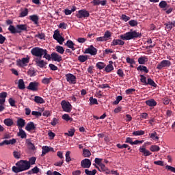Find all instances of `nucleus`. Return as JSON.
<instances>
[{"instance_id":"nucleus-1","label":"nucleus","mask_w":175,"mask_h":175,"mask_svg":"<svg viewBox=\"0 0 175 175\" xmlns=\"http://www.w3.org/2000/svg\"><path fill=\"white\" fill-rule=\"evenodd\" d=\"M31 166L28 163L27 160H21L16 163V166H13L12 168L14 173H21V172H25V170H29Z\"/></svg>"},{"instance_id":"nucleus-3","label":"nucleus","mask_w":175,"mask_h":175,"mask_svg":"<svg viewBox=\"0 0 175 175\" xmlns=\"http://www.w3.org/2000/svg\"><path fill=\"white\" fill-rule=\"evenodd\" d=\"M140 81L142 83L143 85H150V87H154V88H157L158 87V85L155 83V81L151 78H148L143 75H140Z\"/></svg>"},{"instance_id":"nucleus-5","label":"nucleus","mask_w":175,"mask_h":175,"mask_svg":"<svg viewBox=\"0 0 175 175\" xmlns=\"http://www.w3.org/2000/svg\"><path fill=\"white\" fill-rule=\"evenodd\" d=\"M53 38L55 40H57L59 44H63L64 42H65V38L59 34V31L58 30L55 31Z\"/></svg>"},{"instance_id":"nucleus-49","label":"nucleus","mask_w":175,"mask_h":175,"mask_svg":"<svg viewBox=\"0 0 175 175\" xmlns=\"http://www.w3.org/2000/svg\"><path fill=\"white\" fill-rule=\"evenodd\" d=\"M96 66L97 69L102 70L104 69V68L106 66V64H105L103 62H98L96 63Z\"/></svg>"},{"instance_id":"nucleus-12","label":"nucleus","mask_w":175,"mask_h":175,"mask_svg":"<svg viewBox=\"0 0 175 175\" xmlns=\"http://www.w3.org/2000/svg\"><path fill=\"white\" fill-rule=\"evenodd\" d=\"M81 166L83 169H90L91 167V160L88 159H85L81 161Z\"/></svg>"},{"instance_id":"nucleus-51","label":"nucleus","mask_w":175,"mask_h":175,"mask_svg":"<svg viewBox=\"0 0 175 175\" xmlns=\"http://www.w3.org/2000/svg\"><path fill=\"white\" fill-rule=\"evenodd\" d=\"M109 38H111V33L109 31H105L104 34V39H105V41L109 40Z\"/></svg>"},{"instance_id":"nucleus-32","label":"nucleus","mask_w":175,"mask_h":175,"mask_svg":"<svg viewBox=\"0 0 175 175\" xmlns=\"http://www.w3.org/2000/svg\"><path fill=\"white\" fill-rule=\"evenodd\" d=\"M18 87L19 90H25V83H24V80L23 79L18 80Z\"/></svg>"},{"instance_id":"nucleus-6","label":"nucleus","mask_w":175,"mask_h":175,"mask_svg":"<svg viewBox=\"0 0 175 175\" xmlns=\"http://www.w3.org/2000/svg\"><path fill=\"white\" fill-rule=\"evenodd\" d=\"M61 105L64 111H66V113H70L72 111V105H70V103L62 100Z\"/></svg>"},{"instance_id":"nucleus-33","label":"nucleus","mask_w":175,"mask_h":175,"mask_svg":"<svg viewBox=\"0 0 175 175\" xmlns=\"http://www.w3.org/2000/svg\"><path fill=\"white\" fill-rule=\"evenodd\" d=\"M75 132H76V130L75 129V128H72L70 130H68V133H65L64 135L72 137V136L75 135Z\"/></svg>"},{"instance_id":"nucleus-19","label":"nucleus","mask_w":175,"mask_h":175,"mask_svg":"<svg viewBox=\"0 0 175 175\" xmlns=\"http://www.w3.org/2000/svg\"><path fill=\"white\" fill-rule=\"evenodd\" d=\"M64 45L68 47V49H71L72 51L76 50V47H75V46H77L76 44H75L74 42L70 40H68Z\"/></svg>"},{"instance_id":"nucleus-42","label":"nucleus","mask_w":175,"mask_h":175,"mask_svg":"<svg viewBox=\"0 0 175 175\" xmlns=\"http://www.w3.org/2000/svg\"><path fill=\"white\" fill-rule=\"evenodd\" d=\"M159 8L161 9H165V8H169V5H167V3L166 1H161L159 4Z\"/></svg>"},{"instance_id":"nucleus-28","label":"nucleus","mask_w":175,"mask_h":175,"mask_svg":"<svg viewBox=\"0 0 175 175\" xmlns=\"http://www.w3.org/2000/svg\"><path fill=\"white\" fill-rule=\"evenodd\" d=\"M99 166L100 167L101 172H105L106 174H110L109 168H107L105 164L102 163Z\"/></svg>"},{"instance_id":"nucleus-56","label":"nucleus","mask_w":175,"mask_h":175,"mask_svg":"<svg viewBox=\"0 0 175 175\" xmlns=\"http://www.w3.org/2000/svg\"><path fill=\"white\" fill-rule=\"evenodd\" d=\"M21 17H25L28 16V8H25L23 11H22L20 14Z\"/></svg>"},{"instance_id":"nucleus-38","label":"nucleus","mask_w":175,"mask_h":175,"mask_svg":"<svg viewBox=\"0 0 175 175\" xmlns=\"http://www.w3.org/2000/svg\"><path fill=\"white\" fill-rule=\"evenodd\" d=\"M105 70L107 73H110L112 70H114V67L113 66V64H108L105 68Z\"/></svg>"},{"instance_id":"nucleus-11","label":"nucleus","mask_w":175,"mask_h":175,"mask_svg":"<svg viewBox=\"0 0 175 175\" xmlns=\"http://www.w3.org/2000/svg\"><path fill=\"white\" fill-rule=\"evenodd\" d=\"M39 83L36 81L30 82L29 85L27 87V90L30 91L36 92L38 90Z\"/></svg>"},{"instance_id":"nucleus-7","label":"nucleus","mask_w":175,"mask_h":175,"mask_svg":"<svg viewBox=\"0 0 175 175\" xmlns=\"http://www.w3.org/2000/svg\"><path fill=\"white\" fill-rule=\"evenodd\" d=\"M172 62L169 60H162L157 66V69L161 70L163 69V68H169L171 66Z\"/></svg>"},{"instance_id":"nucleus-40","label":"nucleus","mask_w":175,"mask_h":175,"mask_svg":"<svg viewBox=\"0 0 175 175\" xmlns=\"http://www.w3.org/2000/svg\"><path fill=\"white\" fill-rule=\"evenodd\" d=\"M55 50L59 54H64V53H65V49H64V46H57Z\"/></svg>"},{"instance_id":"nucleus-4","label":"nucleus","mask_w":175,"mask_h":175,"mask_svg":"<svg viewBox=\"0 0 175 175\" xmlns=\"http://www.w3.org/2000/svg\"><path fill=\"white\" fill-rule=\"evenodd\" d=\"M45 51L46 49H43L40 47L36 46L31 50V53L32 54V55H34V57H38L39 58H42Z\"/></svg>"},{"instance_id":"nucleus-36","label":"nucleus","mask_w":175,"mask_h":175,"mask_svg":"<svg viewBox=\"0 0 175 175\" xmlns=\"http://www.w3.org/2000/svg\"><path fill=\"white\" fill-rule=\"evenodd\" d=\"M62 120H64V121H66L67 122L68 121H70V122L73 121V118H70V116H69V114H68V113L64 114L62 116Z\"/></svg>"},{"instance_id":"nucleus-25","label":"nucleus","mask_w":175,"mask_h":175,"mask_svg":"<svg viewBox=\"0 0 175 175\" xmlns=\"http://www.w3.org/2000/svg\"><path fill=\"white\" fill-rule=\"evenodd\" d=\"M146 62H148V57L147 56H142L138 58L139 65H144Z\"/></svg>"},{"instance_id":"nucleus-39","label":"nucleus","mask_w":175,"mask_h":175,"mask_svg":"<svg viewBox=\"0 0 175 175\" xmlns=\"http://www.w3.org/2000/svg\"><path fill=\"white\" fill-rule=\"evenodd\" d=\"M88 59V55H79L78 57V61H79V62H85V61H87Z\"/></svg>"},{"instance_id":"nucleus-20","label":"nucleus","mask_w":175,"mask_h":175,"mask_svg":"<svg viewBox=\"0 0 175 175\" xmlns=\"http://www.w3.org/2000/svg\"><path fill=\"white\" fill-rule=\"evenodd\" d=\"M46 64H47V62L40 59H36V65H37V66H38L39 68H46Z\"/></svg>"},{"instance_id":"nucleus-47","label":"nucleus","mask_w":175,"mask_h":175,"mask_svg":"<svg viewBox=\"0 0 175 175\" xmlns=\"http://www.w3.org/2000/svg\"><path fill=\"white\" fill-rule=\"evenodd\" d=\"M35 162H36V157H31L29 159V161H27V163L29 164V166L31 167V165H35Z\"/></svg>"},{"instance_id":"nucleus-2","label":"nucleus","mask_w":175,"mask_h":175,"mask_svg":"<svg viewBox=\"0 0 175 175\" xmlns=\"http://www.w3.org/2000/svg\"><path fill=\"white\" fill-rule=\"evenodd\" d=\"M137 38H142V33H139L133 29H131L130 31L124 34L120 35V39L122 40H132V39L135 40V39H137Z\"/></svg>"},{"instance_id":"nucleus-58","label":"nucleus","mask_w":175,"mask_h":175,"mask_svg":"<svg viewBox=\"0 0 175 175\" xmlns=\"http://www.w3.org/2000/svg\"><path fill=\"white\" fill-rule=\"evenodd\" d=\"M122 99V96H118L116 100L113 103V105H118L121 100Z\"/></svg>"},{"instance_id":"nucleus-30","label":"nucleus","mask_w":175,"mask_h":175,"mask_svg":"<svg viewBox=\"0 0 175 175\" xmlns=\"http://www.w3.org/2000/svg\"><path fill=\"white\" fill-rule=\"evenodd\" d=\"M18 136H21V139H27V133L23 129H19Z\"/></svg>"},{"instance_id":"nucleus-41","label":"nucleus","mask_w":175,"mask_h":175,"mask_svg":"<svg viewBox=\"0 0 175 175\" xmlns=\"http://www.w3.org/2000/svg\"><path fill=\"white\" fill-rule=\"evenodd\" d=\"M52 81H53V78L52 77L44 78L42 80V84L47 85V84H50V83H51Z\"/></svg>"},{"instance_id":"nucleus-31","label":"nucleus","mask_w":175,"mask_h":175,"mask_svg":"<svg viewBox=\"0 0 175 175\" xmlns=\"http://www.w3.org/2000/svg\"><path fill=\"white\" fill-rule=\"evenodd\" d=\"M8 31H10L11 33H18L17 27H15L12 25L8 27Z\"/></svg>"},{"instance_id":"nucleus-18","label":"nucleus","mask_w":175,"mask_h":175,"mask_svg":"<svg viewBox=\"0 0 175 175\" xmlns=\"http://www.w3.org/2000/svg\"><path fill=\"white\" fill-rule=\"evenodd\" d=\"M16 125L19 129L24 128L25 126V120H24L21 118H18L17 122H16Z\"/></svg>"},{"instance_id":"nucleus-59","label":"nucleus","mask_w":175,"mask_h":175,"mask_svg":"<svg viewBox=\"0 0 175 175\" xmlns=\"http://www.w3.org/2000/svg\"><path fill=\"white\" fill-rule=\"evenodd\" d=\"M8 102L12 107H14V106H16V100H14V99H13L12 98H10L8 99Z\"/></svg>"},{"instance_id":"nucleus-13","label":"nucleus","mask_w":175,"mask_h":175,"mask_svg":"<svg viewBox=\"0 0 175 175\" xmlns=\"http://www.w3.org/2000/svg\"><path fill=\"white\" fill-rule=\"evenodd\" d=\"M139 151L144 154V157H150V155H151V152L146 149V144L143 145L142 147H140Z\"/></svg>"},{"instance_id":"nucleus-54","label":"nucleus","mask_w":175,"mask_h":175,"mask_svg":"<svg viewBox=\"0 0 175 175\" xmlns=\"http://www.w3.org/2000/svg\"><path fill=\"white\" fill-rule=\"evenodd\" d=\"M70 161H72V159L70 158V151H67L66 152V161L70 162Z\"/></svg>"},{"instance_id":"nucleus-17","label":"nucleus","mask_w":175,"mask_h":175,"mask_svg":"<svg viewBox=\"0 0 175 175\" xmlns=\"http://www.w3.org/2000/svg\"><path fill=\"white\" fill-rule=\"evenodd\" d=\"M6 98H8V92H2L0 93V105H5Z\"/></svg>"},{"instance_id":"nucleus-43","label":"nucleus","mask_w":175,"mask_h":175,"mask_svg":"<svg viewBox=\"0 0 175 175\" xmlns=\"http://www.w3.org/2000/svg\"><path fill=\"white\" fill-rule=\"evenodd\" d=\"M29 19L33 21V23H38L39 21V16L38 15H31L29 16Z\"/></svg>"},{"instance_id":"nucleus-24","label":"nucleus","mask_w":175,"mask_h":175,"mask_svg":"<svg viewBox=\"0 0 175 175\" xmlns=\"http://www.w3.org/2000/svg\"><path fill=\"white\" fill-rule=\"evenodd\" d=\"M26 144H27V148H29V150H31L32 151H35V150H36L35 144H33L31 142V139H26Z\"/></svg>"},{"instance_id":"nucleus-22","label":"nucleus","mask_w":175,"mask_h":175,"mask_svg":"<svg viewBox=\"0 0 175 175\" xmlns=\"http://www.w3.org/2000/svg\"><path fill=\"white\" fill-rule=\"evenodd\" d=\"M118 44L119 46H124V44H125V42H124L122 40H120V39L113 40V41L111 42V46H118Z\"/></svg>"},{"instance_id":"nucleus-10","label":"nucleus","mask_w":175,"mask_h":175,"mask_svg":"<svg viewBox=\"0 0 175 175\" xmlns=\"http://www.w3.org/2000/svg\"><path fill=\"white\" fill-rule=\"evenodd\" d=\"M76 16L78 18H85V17H90V12L83 9L79 10Z\"/></svg>"},{"instance_id":"nucleus-15","label":"nucleus","mask_w":175,"mask_h":175,"mask_svg":"<svg viewBox=\"0 0 175 175\" xmlns=\"http://www.w3.org/2000/svg\"><path fill=\"white\" fill-rule=\"evenodd\" d=\"M16 28L18 29V33H21V32L24 31H28V27H27V25H17Z\"/></svg>"},{"instance_id":"nucleus-50","label":"nucleus","mask_w":175,"mask_h":175,"mask_svg":"<svg viewBox=\"0 0 175 175\" xmlns=\"http://www.w3.org/2000/svg\"><path fill=\"white\" fill-rule=\"evenodd\" d=\"M47 53H49V51H47L46 49L43 53V58H45L46 59H48V61H50L51 59V55H49Z\"/></svg>"},{"instance_id":"nucleus-45","label":"nucleus","mask_w":175,"mask_h":175,"mask_svg":"<svg viewBox=\"0 0 175 175\" xmlns=\"http://www.w3.org/2000/svg\"><path fill=\"white\" fill-rule=\"evenodd\" d=\"M137 70H143L144 73H148V68L145 66H139L137 68Z\"/></svg>"},{"instance_id":"nucleus-46","label":"nucleus","mask_w":175,"mask_h":175,"mask_svg":"<svg viewBox=\"0 0 175 175\" xmlns=\"http://www.w3.org/2000/svg\"><path fill=\"white\" fill-rule=\"evenodd\" d=\"M85 173L87 175H95L97 173L96 170H93L92 171H90L88 169L85 170Z\"/></svg>"},{"instance_id":"nucleus-14","label":"nucleus","mask_w":175,"mask_h":175,"mask_svg":"<svg viewBox=\"0 0 175 175\" xmlns=\"http://www.w3.org/2000/svg\"><path fill=\"white\" fill-rule=\"evenodd\" d=\"M25 129L27 131V132H31V131H36L35 123H33V122H29L27 124Z\"/></svg>"},{"instance_id":"nucleus-26","label":"nucleus","mask_w":175,"mask_h":175,"mask_svg":"<svg viewBox=\"0 0 175 175\" xmlns=\"http://www.w3.org/2000/svg\"><path fill=\"white\" fill-rule=\"evenodd\" d=\"M76 6L73 5L71 8V10H69L68 8L64 10V13L66 14V16H69L70 14H72V13H73V12H76Z\"/></svg>"},{"instance_id":"nucleus-35","label":"nucleus","mask_w":175,"mask_h":175,"mask_svg":"<svg viewBox=\"0 0 175 175\" xmlns=\"http://www.w3.org/2000/svg\"><path fill=\"white\" fill-rule=\"evenodd\" d=\"M4 124L7 126H12L14 122H13V120L10 118H7L4 120Z\"/></svg>"},{"instance_id":"nucleus-21","label":"nucleus","mask_w":175,"mask_h":175,"mask_svg":"<svg viewBox=\"0 0 175 175\" xmlns=\"http://www.w3.org/2000/svg\"><path fill=\"white\" fill-rule=\"evenodd\" d=\"M145 103L147 105V106H149V107H155V106L157 105V101H155L154 98L145 101Z\"/></svg>"},{"instance_id":"nucleus-37","label":"nucleus","mask_w":175,"mask_h":175,"mask_svg":"<svg viewBox=\"0 0 175 175\" xmlns=\"http://www.w3.org/2000/svg\"><path fill=\"white\" fill-rule=\"evenodd\" d=\"M150 150L152 152H158L161 150V148L157 145H152L150 146Z\"/></svg>"},{"instance_id":"nucleus-55","label":"nucleus","mask_w":175,"mask_h":175,"mask_svg":"<svg viewBox=\"0 0 175 175\" xmlns=\"http://www.w3.org/2000/svg\"><path fill=\"white\" fill-rule=\"evenodd\" d=\"M90 105H98V100L96 98H94V97L90 98Z\"/></svg>"},{"instance_id":"nucleus-34","label":"nucleus","mask_w":175,"mask_h":175,"mask_svg":"<svg viewBox=\"0 0 175 175\" xmlns=\"http://www.w3.org/2000/svg\"><path fill=\"white\" fill-rule=\"evenodd\" d=\"M165 29L167 31H170L172 29V28L175 27V23H165Z\"/></svg>"},{"instance_id":"nucleus-27","label":"nucleus","mask_w":175,"mask_h":175,"mask_svg":"<svg viewBox=\"0 0 175 175\" xmlns=\"http://www.w3.org/2000/svg\"><path fill=\"white\" fill-rule=\"evenodd\" d=\"M34 102H36V103H40L41 105L43 103H46V101L44 100V99H43V98L39 96H36L34 97Z\"/></svg>"},{"instance_id":"nucleus-48","label":"nucleus","mask_w":175,"mask_h":175,"mask_svg":"<svg viewBox=\"0 0 175 175\" xmlns=\"http://www.w3.org/2000/svg\"><path fill=\"white\" fill-rule=\"evenodd\" d=\"M16 139L14 138L10 140H4V144H6V146H9V144H16Z\"/></svg>"},{"instance_id":"nucleus-16","label":"nucleus","mask_w":175,"mask_h":175,"mask_svg":"<svg viewBox=\"0 0 175 175\" xmlns=\"http://www.w3.org/2000/svg\"><path fill=\"white\" fill-rule=\"evenodd\" d=\"M51 57L53 61H57V62L62 61V57L55 52L52 53Z\"/></svg>"},{"instance_id":"nucleus-44","label":"nucleus","mask_w":175,"mask_h":175,"mask_svg":"<svg viewBox=\"0 0 175 175\" xmlns=\"http://www.w3.org/2000/svg\"><path fill=\"white\" fill-rule=\"evenodd\" d=\"M143 135H144V131H143V130L135 131L133 132V136H143Z\"/></svg>"},{"instance_id":"nucleus-63","label":"nucleus","mask_w":175,"mask_h":175,"mask_svg":"<svg viewBox=\"0 0 175 175\" xmlns=\"http://www.w3.org/2000/svg\"><path fill=\"white\" fill-rule=\"evenodd\" d=\"M39 167L38 166L34 167L33 168L31 169V172H33V174H38L40 172Z\"/></svg>"},{"instance_id":"nucleus-23","label":"nucleus","mask_w":175,"mask_h":175,"mask_svg":"<svg viewBox=\"0 0 175 175\" xmlns=\"http://www.w3.org/2000/svg\"><path fill=\"white\" fill-rule=\"evenodd\" d=\"M50 151H54V148H50L47 146H43L42 147V152L41 156L44 157V155H46V154H47V152H50Z\"/></svg>"},{"instance_id":"nucleus-57","label":"nucleus","mask_w":175,"mask_h":175,"mask_svg":"<svg viewBox=\"0 0 175 175\" xmlns=\"http://www.w3.org/2000/svg\"><path fill=\"white\" fill-rule=\"evenodd\" d=\"M135 91H136V89L130 88V89H127L125 91V92H126V95H132V94H133V92H135Z\"/></svg>"},{"instance_id":"nucleus-64","label":"nucleus","mask_w":175,"mask_h":175,"mask_svg":"<svg viewBox=\"0 0 175 175\" xmlns=\"http://www.w3.org/2000/svg\"><path fill=\"white\" fill-rule=\"evenodd\" d=\"M165 169H167V170H170V172H172V173H175V167H172L170 165H166Z\"/></svg>"},{"instance_id":"nucleus-9","label":"nucleus","mask_w":175,"mask_h":175,"mask_svg":"<svg viewBox=\"0 0 175 175\" xmlns=\"http://www.w3.org/2000/svg\"><path fill=\"white\" fill-rule=\"evenodd\" d=\"M66 80L70 84H76L77 78L73 74L68 73L66 75Z\"/></svg>"},{"instance_id":"nucleus-60","label":"nucleus","mask_w":175,"mask_h":175,"mask_svg":"<svg viewBox=\"0 0 175 175\" xmlns=\"http://www.w3.org/2000/svg\"><path fill=\"white\" fill-rule=\"evenodd\" d=\"M116 146L118 147V148L122 149V148H128V147H129V145L126 144H124L122 145H121V144H118Z\"/></svg>"},{"instance_id":"nucleus-53","label":"nucleus","mask_w":175,"mask_h":175,"mask_svg":"<svg viewBox=\"0 0 175 175\" xmlns=\"http://www.w3.org/2000/svg\"><path fill=\"white\" fill-rule=\"evenodd\" d=\"M120 20H122V21H129V20H131V17L125 15V14H122V16H120Z\"/></svg>"},{"instance_id":"nucleus-8","label":"nucleus","mask_w":175,"mask_h":175,"mask_svg":"<svg viewBox=\"0 0 175 175\" xmlns=\"http://www.w3.org/2000/svg\"><path fill=\"white\" fill-rule=\"evenodd\" d=\"M84 54H90V55H96L98 49L94 47V45H90V47L85 50Z\"/></svg>"},{"instance_id":"nucleus-52","label":"nucleus","mask_w":175,"mask_h":175,"mask_svg":"<svg viewBox=\"0 0 175 175\" xmlns=\"http://www.w3.org/2000/svg\"><path fill=\"white\" fill-rule=\"evenodd\" d=\"M83 155L85 158H89L91 157V152L88 149L83 150Z\"/></svg>"},{"instance_id":"nucleus-29","label":"nucleus","mask_w":175,"mask_h":175,"mask_svg":"<svg viewBox=\"0 0 175 175\" xmlns=\"http://www.w3.org/2000/svg\"><path fill=\"white\" fill-rule=\"evenodd\" d=\"M149 136L150 139H152V140H156V142H158V140H159V137L158 136V134L155 131L152 133H150Z\"/></svg>"},{"instance_id":"nucleus-62","label":"nucleus","mask_w":175,"mask_h":175,"mask_svg":"<svg viewBox=\"0 0 175 175\" xmlns=\"http://www.w3.org/2000/svg\"><path fill=\"white\" fill-rule=\"evenodd\" d=\"M13 155H14V158H16V159H20V158L21 157V154L17 151H14L13 152Z\"/></svg>"},{"instance_id":"nucleus-61","label":"nucleus","mask_w":175,"mask_h":175,"mask_svg":"<svg viewBox=\"0 0 175 175\" xmlns=\"http://www.w3.org/2000/svg\"><path fill=\"white\" fill-rule=\"evenodd\" d=\"M117 75H119V77H124L125 76V74H124V71L121 68L117 70Z\"/></svg>"}]
</instances>
